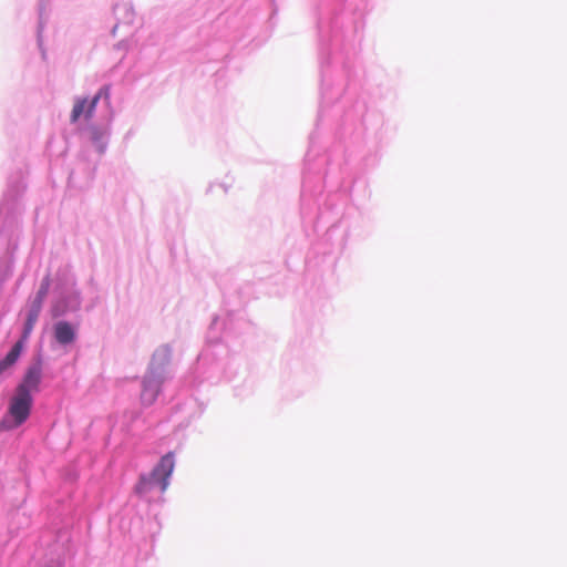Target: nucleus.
Masks as SVG:
<instances>
[{"mask_svg": "<svg viewBox=\"0 0 567 567\" xmlns=\"http://www.w3.org/2000/svg\"><path fill=\"white\" fill-rule=\"evenodd\" d=\"M174 454L168 452L153 468L148 476L141 477L136 485V492L140 494L148 493L153 488L158 487L161 492H165L168 487V480L174 470Z\"/></svg>", "mask_w": 567, "mask_h": 567, "instance_id": "1", "label": "nucleus"}, {"mask_svg": "<svg viewBox=\"0 0 567 567\" xmlns=\"http://www.w3.org/2000/svg\"><path fill=\"white\" fill-rule=\"evenodd\" d=\"M168 358L165 352L155 354L147 373L143 380V389L141 392V400L145 405L153 404L161 391V385L164 381L163 365L167 362Z\"/></svg>", "mask_w": 567, "mask_h": 567, "instance_id": "2", "label": "nucleus"}, {"mask_svg": "<svg viewBox=\"0 0 567 567\" xmlns=\"http://www.w3.org/2000/svg\"><path fill=\"white\" fill-rule=\"evenodd\" d=\"M33 399L16 391L12 396L8 414L0 422L2 430H12L20 426L30 415Z\"/></svg>", "mask_w": 567, "mask_h": 567, "instance_id": "3", "label": "nucleus"}, {"mask_svg": "<svg viewBox=\"0 0 567 567\" xmlns=\"http://www.w3.org/2000/svg\"><path fill=\"white\" fill-rule=\"evenodd\" d=\"M41 308L42 307L39 306V302H32L31 308L28 313V317H27V320H25V323H24L22 339L20 341H18L12 347V349L9 351V353L6 355V358L0 361V374L17 362L18 358L20 357L21 350H22V342L24 340H27L29 338V336L31 334V332L38 321L39 315L41 312Z\"/></svg>", "mask_w": 567, "mask_h": 567, "instance_id": "4", "label": "nucleus"}, {"mask_svg": "<svg viewBox=\"0 0 567 567\" xmlns=\"http://www.w3.org/2000/svg\"><path fill=\"white\" fill-rule=\"evenodd\" d=\"M102 95H109L107 87H102L90 101L87 99H78L71 112V122H78L81 116H84L85 120H90L93 116L96 105Z\"/></svg>", "mask_w": 567, "mask_h": 567, "instance_id": "5", "label": "nucleus"}, {"mask_svg": "<svg viewBox=\"0 0 567 567\" xmlns=\"http://www.w3.org/2000/svg\"><path fill=\"white\" fill-rule=\"evenodd\" d=\"M42 379L41 364L37 363L28 368L22 382L17 386V392L32 396V393L39 391Z\"/></svg>", "mask_w": 567, "mask_h": 567, "instance_id": "6", "label": "nucleus"}, {"mask_svg": "<svg viewBox=\"0 0 567 567\" xmlns=\"http://www.w3.org/2000/svg\"><path fill=\"white\" fill-rule=\"evenodd\" d=\"M54 338L60 344H70L74 342L76 332L74 327L68 321H59L54 324Z\"/></svg>", "mask_w": 567, "mask_h": 567, "instance_id": "7", "label": "nucleus"}, {"mask_svg": "<svg viewBox=\"0 0 567 567\" xmlns=\"http://www.w3.org/2000/svg\"><path fill=\"white\" fill-rule=\"evenodd\" d=\"M48 289H49V279L45 278V280L42 282L33 302H39V306L42 307L43 300L48 293Z\"/></svg>", "mask_w": 567, "mask_h": 567, "instance_id": "8", "label": "nucleus"}]
</instances>
